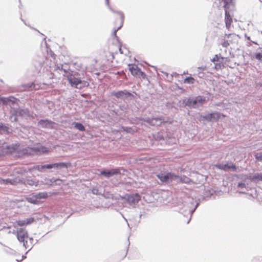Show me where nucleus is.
I'll return each mask as SVG.
<instances>
[{
    "label": "nucleus",
    "instance_id": "obj_53",
    "mask_svg": "<svg viewBox=\"0 0 262 262\" xmlns=\"http://www.w3.org/2000/svg\"><path fill=\"white\" fill-rule=\"evenodd\" d=\"M18 117L13 116V118H11V117H10V119L11 121V122H16L18 121Z\"/></svg>",
    "mask_w": 262,
    "mask_h": 262
},
{
    "label": "nucleus",
    "instance_id": "obj_26",
    "mask_svg": "<svg viewBox=\"0 0 262 262\" xmlns=\"http://www.w3.org/2000/svg\"><path fill=\"white\" fill-rule=\"evenodd\" d=\"M18 117L27 116L29 118H33L32 112H31L28 108H21L18 107Z\"/></svg>",
    "mask_w": 262,
    "mask_h": 262
},
{
    "label": "nucleus",
    "instance_id": "obj_24",
    "mask_svg": "<svg viewBox=\"0 0 262 262\" xmlns=\"http://www.w3.org/2000/svg\"><path fill=\"white\" fill-rule=\"evenodd\" d=\"M128 67L131 74L135 77H138L141 69L138 67L136 64L133 63L129 64Z\"/></svg>",
    "mask_w": 262,
    "mask_h": 262
},
{
    "label": "nucleus",
    "instance_id": "obj_17",
    "mask_svg": "<svg viewBox=\"0 0 262 262\" xmlns=\"http://www.w3.org/2000/svg\"><path fill=\"white\" fill-rule=\"evenodd\" d=\"M19 184L24 185L25 186L37 187L39 185V181L36 180L30 179V177L26 178L20 177Z\"/></svg>",
    "mask_w": 262,
    "mask_h": 262
},
{
    "label": "nucleus",
    "instance_id": "obj_59",
    "mask_svg": "<svg viewBox=\"0 0 262 262\" xmlns=\"http://www.w3.org/2000/svg\"><path fill=\"white\" fill-rule=\"evenodd\" d=\"M110 54H111L113 59H114L115 58V54H114V53L113 52H110Z\"/></svg>",
    "mask_w": 262,
    "mask_h": 262
},
{
    "label": "nucleus",
    "instance_id": "obj_34",
    "mask_svg": "<svg viewBox=\"0 0 262 262\" xmlns=\"http://www.w3.org/2000/svg\"><path fill=\"white\" fill-rule=\"evenodd\" d=\"M33 194L38 201L42 199H46L48 197V194L46 192H39L38 193H33Z\"/></svg>",
    "mask_w": 262,
    "mask_h": 262
},
{
    "label": "nucleus",
    "instance_id": "obj_62",
    "mask_svg": "<svg viewBox=\"0 0 262 262\" xmlns=\"http://www.w3.org/2000/svg\"><path fill=\"white\" fill-rule=\"evenodd\" d=\"M239 193H241V194H246V192H245V191H239Z\"/></svg>",
    "mask_w": 262,
    "mask_h": 262
},
{
    "label": "nucleus",
    "instance_id": "obj_10",
    "mask_svg": "<svg viewBox=\"0 0 262 262\" xmlns=\"http://www.w3.org/2000/svg\"><path fill=\"white\" fill-rule=\"evenodd\" d=\"M71 165L70 162H58L52 163L49 164L42 165V173L47 172L49 170L52 169H61L62 168L67 169Z\"/></svg>",
    "mask_w": 262,
    "mask_h": 262
},
{
    "label": "nucleus",
    "instance_id": "obj_42",
    "mask_svg": "<svg viewBox=\"0 0 262 262\" xmlns=\"http://www.w3.org/2000/svg\"><path fill=\"white\" fill-rule=\"evenodd\" d=\"M18 108H13L11 111V118H13V116L18 117Z\"/></svg>",
    "mask_w": 262,
    "mask_h": 262
},
{
    "label": "nucleus",
    "instance_id": "obj_48",
    "mask_svg": "<svg viewBox=\"0 0 262 262\" xmlns=\"http://www.w3.org/2000/svg\"><path fill=\"white\" fill-rule=\"evenodd\" d=\"M124 170L120 167H116V176L118 174H123Z\"/></svg>",
    "mask_w": 262,
    "mask_h": 262
},
{
    "label": "nucleus",
    "instance_id": "obj_8",
    "mask_svg": "<svg viewBox=\"0 0 262 262\" xmlns=\"http://www.w3.org/2000/svg\"><path fill=\"white\" fill-rule=\"evenodd\" d=\"M141 195L137 193L133 194L126 193L124 195L116 193V202H119V200L123 203H126L129 205H136L141 200Z\"/></svg>",
    "mask_w": 262,
    "mask_h": 262
},
{
    "label": "nucleus",
    "instance_id": "obj_29",
    "mask_svg": "<svg viewBox=\"0 0 262 262\" xmlns=\"http://www.w3.org/2000/svg\"><path fill=\"white\" fill-rule=\"evenodd\" d=\"M176 177L175 178L174 182L176 183H186L188 184L190 182V179L185 176H179L178 175H176Z\"/></svg>",
    "mask_w": 262,
    "mask_h": 262
},
{
    "label": "nucleus",
    "instance_id": "obj_60",
    "mask_svg": "<svg viewBox=\"0 0 262 262\" xmlns=\"http://www.w3.org/2000/svg\"><path fill=\"white\" fill-rule=\"evenodd\" d=\"M142 216H145V214H143V213H142L141 212V213H140V215H139V217H140V219H141V217H142Z\"/></svg>",
    "mask_w": 262,
    "mask_h": 262
},
{
    "label": "nucleus",
    "instance_id": "obj_5",
    "mask_svg": "<svg viewBox=\"0 0 262 262\" xmlns=\"http://www.w3.org/2000/svg\"><path fill=\"white\" fill-rule=\"evenodd\" d=\"M223 116V113L217 111L206 112L204 113L199 114L196 116V119L200 122L206 124L207 122H217Z\"/></svg>",
    "mask_w": 262,
    "mask_h": 262
},
{
    "label": "nucleus",
    "instance_id": "obj_51",
    "mask_svg": "<svg viewBox=\"0 0 262 262\" xmlns=\"http://www.w3.org/2000/svg\"><path fill=\"white\" fill-rule=\"evenodd\" d=\"M105 4L108 7V8L113 12H115L114 9L111 7L110 5L109 0H105Z\"/></svg>",
    "mask_w": 262,
    "mask_h": 262
},
{
    "label": "nucleus",
    "instance_id": "obj_61",
    "mask_svg": "<svg viewBox=\"0 0 262 262\" xmlns=\"http://www.w3.org/2000/svg\"><path fill=\"white\" fill-rule=\"evenodd\" d=\"M20 19L21 20V21H23L24 23V24H25L26 25H27V26L28 25L26 24V23L25 21V20H24L21 18V17H20Z\"/></svg>",
    "mask_w": 262,
    "mask_h": 262
},
{
    "label": "nucleus",
    "instance_id": "obj_13",
    "mask_svg": "<svg viewBox=\"0 0 262 262\" xmlns=\"http://www.w3.org/2000/svg\"><path fill=\"white\" fill-rule=\"evenodd\" d=\"M171 204V207L174 211L178 212L181 214L184 213V199L176 198L173 199Z\"/></svg>",
    "mask_w": 262,
    "mask_h": 262
},
{
    "label": "nucleus",
    "instance_id": "obj_44",
    "mask_svg": "<svg viewBox=\"0 0 262 262\" xmlns=\"http://www.w3.org/2000/svg\"><path fill=\"white\" fill-rule=\"evenodd\" d=\"M231 42L228 41V39H227L226 38H225L223 39V41L222 42V45L223 47L227 48Z\"/></svg>",
    "mask_w": 262,
    "mask_h": 262
},
{
    "label": "nucleus",
    "instance_id": "obj_20",
    "mask_svg": "<svg viewBox=\"0 0 262 262\" xmlns=\"http://www.w3.org/2000/svg\"><path fill=\"white\" fill-rule=\"evenodd\" d=\"M20 177H17L14 179H2L0 178V184L1 185H11L13 186L16 185L17 184H19Z\"/></svg>",
    "mask_w": 262,
    "mask_h": 262
},
{
    "label": "nucleus",
    "instance_id": "obj_41",
    "mask_svg": "<svg viewBox=\"0 0 262 262\" xmlns=\"http://www.w3.org/2000/svg\"><path fill=\"white\" fill-rule=\"evenodd\" d=\"M57 69L59 70H63L64 72L66 74H69L70 73H72V72L70 69H66L63 68V66L62 64L60 65L57 67Z\"/></svg>",
    "mask_w": 262,
    "mask_h": 262
},
{
    "label": "nucleus",
    "instance_id": "obj_31",
    "mask_svg": "<svg viewBox=\"0 0 262 262\" xmlns=\"http://www.w3.org/2000/svg\"><path fill=\"white\" fill-rule=\"evenodd\" d=\"M11 97L13 98V97H5L0 96V104H2L5 105H7L9 102H11L13 104H14L15 103V101L12 100Z\"/></svg>",
    "mask_w": 262,
    "mask_h": 262
},
{
    "label": "nucleus",
    "instance_id": "obj_18",
    "mask_svg": "<svg viewBox=\"0 0 262 262\" xmlns=\"http://www.w3.org/2000/svg\"><path fill=\"white\" fill-rule=\"evenodd\" d=\"M211 61L214 63V68L216 70H221L225 67L223 63V56L220 54L215 55Z\"/></svg>",
    "mask_w": 262,
    "mask_h": 262
},
{
    "label": "nucleus",
    "instance_id": "obj_6",
    "mask_svg": "<svg viewBox=\"0 0 262 262\" xmlns=\"http://www.w3.org/2000/svg\"><path fill=\"white\" fill-rule=\"evenodd\" d=\"M224 3L225 10V22L226 26L229 28L232 23L233 11L235 10V5L233 0H221Z\"/></svg>",
    "mask_w": 262,
    "mask_h": 262
},
{
    "label": "nucleus",
    "instance_id": "obj_40",
    "mask_svg": "<svg viewBox=\"0 0 262 262\" xmlns=\"http://www.w3.org/2000/svg\"><path fill=\"white\" fill-rule=\"evenodd\" d=\"M167 136V134H159L158 133L156 137V138L158 140H165V138H166V137Z\"/></svg>",
    "mask_w": 262,
    "mask_h": 262
},
{
    "label": "nucleus",
    "instance_id": "obj_27",
    "mask_svg": "<svg viewBox=\"0 0 262 262\" xmlns=\"http://www.w3.org/2000/svg\"><path fill=\"white\" fill-rule=\"evenodd\" d=\"M225 38L228 39V41H229L231 43H236L240 37L235 33H229L225 34Z\"/></svg>",
    "mask_w": 262,
    "mask_h": 262
},
{
    "label": "nucleus",
    "instance_id": "obj_38",
    "mask_svg": "<svg viewBox=\"0 0 262 262\" xmlns=\"http://www.w3.org/2000/svg\"><path fill=\"white\" fill-rule=\"evenodd\" d=\"M26 87L29 90H32L33 89H37L36 85L34 82H31L27 83L25 85Z\"/></svg>",
    "mask_w": 262,
    "mask_h": 262
},
{
    "label": "nucleus",
    "instance_id": "obj_54",
    "mask_svg": "<svg viewBox=\"0 0 262 262\" xmlns=\"http://www.w3.org/2000/svg\"><path fill=\"white\" fill-rule=\"evenodd\" d=\"M198 75L199 78H202L204 76V73L203 72L199 71Z\"/></svg>",
    "mask_w": 262,
    "mask_h": 262
},
{
    "label": "nucleus",
    "instance_id": "obj_11",
    "mask_svg": "<svg viewBox=\"0 0 262 262\" xmlns=\"http://www.w3.org/2000/svg\"><path fill=\"white\" fill-rule=\"evenodd\" d=\"M141 120L149 124L151 126H159L162 124H165L166 122L164 120V118L163 116H159L156 117H146L145 118H142Z\"/></svg>",
    "mask_w": 262,
    "mask_h": 262
},
{
    "label": "nucleus",
    "instance_id": "obj_22",
    "mask_svg": "<svg viewBox=\"0 0 262 262\" xmlns=\"http://www.w3.org/2000/svg\"><path fill=\"white\" fill-rule=\"evenodd\" d=\"M13 129L11 128V126L9 124H4L2 122H0V134L10 135L12 133Z\"/></svg>",
    "mask_w": 262,
    "mask_h": 262
},
{
    "label": "nucleus",
    "instance_id": "obj_47",
    "mask_svg": "<svg viewBox=\"0 0 262 262\" xmlns=\"http://www.w3.org/2000/svg\"><path fill=\"white\" fill-rule=\"evenodd\" d=\"M255 88L258 90L262 91V80L255 82Z\"/></svg>",
    "mask_w": 262,
    "mask_h": 262
},
{
    "label": "nucleus",
    "instance_id": "obj_63",
    "mask_svg": "<svg viewBox=\"0 0 262 262\" xmlns=\"http://www.w3.org/2000/svg\"><path fill=\"white\" fill-rule=\"evenodd\" d=\"M117 215H118V216H122V214L121 213V212H117Z\"/></svg>",
    "mask_w": 262,
    "mask_h": 262
},
{
    "label": "nucleus",
    "instance_id": "obj_55",
    "mask_svg": "<svg viewBox=\"0 0 262 262\" xmlns=\"http://www.w3.org/2000/svg\"><path fill=\"white\" fill-rule=\"evenodd\" d=\"M50 56L53 58H55V57L56 56L55 54L54 53V52L51 50L50 51Z\"/></svg>",
    "mask_w": 262,
    "mask_h": 262
},
{
    "label": "nucleus",
    "instance_id": "obj_23",
    "mask_svg": "<svg viewBox=\"0 0 262 262\" xmlns=\"http://www.w3.org/2000/svg\"><path fill=\"white\" fill-rule=\"evenodd\" d=\"M116 41L119 44V51L121 54L127 55L129 53V50L126 47L125 45H123L119 37L116 34Z\"/></svg>",
    "mask_w": 262,
    "mask_h": 262
},
{
    "label": "nucleus",
    "instance_id": "obj_19",
    "mask_svg": "<svg viewBox=\"0 0 262 262\" xmlns=\"http://www.w3.org/2000/svg\"><path fill=\"white\" fill-rule=\"evenodd\" d=\"M19 143H13L11 145H7L5 148L3 149V154H11L14 152H16L19 147Z\"/></svg>",
    "mask_w": 262,
    "mask_h": 262
},
{
    "label": "nucleus",
    "instance_id": "obj_32",
    "mask_svg": "<svg viewBox=\"0 0 262 262\" xmlns=\"http://www.w3.org/2000/svg\"><path fill=\"white\" fill-rule=\"evenodd\" d=\"M26 201L32 204L37 205L39 203L40 201H38L33 194L31 196H27L26 198Z\"/></svg>",
    "mask_w": 262,
    "mask_h": 262
},
{
    "label": "nucleus",
    "instance_id": "obj_33",
    "mask_svg": "<svg viewBox=\"0 0 262 262\" xmlns=\"http://www.w3.org/2000/svg\"><path fill=\"white\" fill-rule=\"evenodd\" d=\"M72 125L76 129L80 132H84L85 130V126L80 122H73Z\"/></svg>",
    "mask_w": 262,
    "mask_h": 262
},
{
    "label": "nucleus",
    "instance_id": "obj_4",
    "mask_svg": "<svg viewBox=\"0 0 262 262\" xmlns=\"http://www.w3.org/2000/svg\"><path fill=\"white\" fill-rule=\"evenodd\" d=\"M200 203V200H196L191 197H186L184 198V205L183 211L184 215L186 214L190 215V218L187 222L188 224L191 219L192 214L196 210Z\"/></svg>",
    "mask_w": 262,
    "mask_h": 262
},
{
    "label": "nucleus",
    "instance_id": "obj_30",
    "mask_svg": "<svg viewBox=\"0 0 262 262\" xmlns=\"http://www.w3.org/2000/svg\"><path fill=\"white\" fill-rule=\"evenodd\" d=\"M248 179L251 182H257L262 181V172H256L252 176H250Z\"/></svg>",
    "mask_w": 262,
    "mask_h": 262
},
{
    "label": "nucleus",
    "instance_id": "obj_15",
    "mask_svg": "<svg viewBox=\"0 0 262 262\" xmlns=\"http://www.w3.org/2000/svg\"><path fill=\"white\" fill-rule=\"evenodd\" d=\"M134 97L132 93L128 90H120L116 91V98L123 100L132 99Z\"/></svg>",
    "mask_w": 262,
    "mask_h": 262
},
{
    "label": "nucleus",
    "instance_id": "obj_28",
    "mask_svg": "<svg viewBox=\"0 0 262 262\" xmlns=\"http://www.w3.org/2000/svg\"><path fill=\"white\" fill-rule=\"evenodd\" d=\"M99 174L103 176L105 178H109L115 175V168H112L111 169H102L100 171Z\"/></svg>",
    "mask_w": 262,
    "mask_h": 262
},
{
    "label": "nucleus",
    "instance_id": "obj_25",
    "mask_svg": "<svg viewBox=\"0 0 262 262\" xmlns=\"http://www.w3.org/2000/svg\"><path fill=\"white\" fill-rule=\"evenodd\" d=\"M127 246L125 247L124 249L121 251H119L117 254L118 259L119 261L123 259L127 255L129 246L130 245V242L129 241V237H127Z\"/></svg>",
    "mask_w": 262,
    "mask_h": 262
},
{
    "label": "nucleus",
    "instance_id": "obj_2",
    "mask_svg": "<svg viewBox=\"0 0 262 262\" xmlns=\"http://www.w3.org/2000/svg\"><path fill=\"white\" fill-rule=\"evenodd\" d=\"M49 149L48 147L43 145H38L33 147H27L23 149H19L16 151L17 156L19 157L29 156L34 154H48Z\"/></svg>",
    "mask_w": 262,
    "mask_h": 262
},
{
    "label": "nucleus",
    "instance_id": "obj_9",
    "mask_svg": "<svg viewBox=\"0 0 262 262\" xmlns=\"http://www.w3.org/2000/svg\"><path fill=\"white\" fill-rule=\"evenodd\" d=\"M213 167L225 172H237L239 170L238 166L230 160L217 162L214 164Z\"/></svg>",
    "mask_w": 262,
    "mask_h": 262
},
{
    "label": "nucleus",
    "instance_id": "obj_21",
    "mask_svg": "<svg viewBox=\"0 0 262 262\" xmlns=\"http://www.w3.org/2000/svg\"><path fill=\"white\" fill-rule=\"evenodd\" d=\"M122 132L133 134L135 132V129L133 127L121 126L119 129H116V138H118L119 139L120 138V136L118 134H120V133Z\"/></svg>",
    "mask_w": 262,
    "mask_h": 262
},
{
    "label": "nucleus",
    "instance_id": "obj_50",
    "mask_svg": "<svg viewBox=\"0 0 262 262\" xmlns=\"http://www.w3.org/2000/svg\"><path fill=\"white\" fill-rule=\"evenodd\" d=\"M16 223L17 224V225L20 226V227H23L24 226H26V224H25V219L24 220H18V221H17L16 222Z\"/></svg>",
    "mask_w": 262,
    "mask_h": 262
},
{
    "label": "nucleus",
    "instance_id": "obj_45",
    "mask_svg": "<svg viewBox=\"0 0 262 262\" xmlns=\"http://www.w3.org/2000/svg\"><path fill=\"white\" fill-rule=\"evenodd\" d=\"M112 39L109 40V43H111L112 46H114L115 43V27L112 29Z\"/></svg>",
    "mask_w": 262,
    "mask_h": 262
},
{
    "label": "nucleus",
    "instance_id": "obj_39",
    "mask_svg": "<svg viewBox=\"0 0 262 262\" xmlns=\"http://www.w3.org/2000/svg\"><path fill=\"white\" fill-rule=\"evenodd\" d=\"M25 224L27 225H29L35 222V219L34 217L25 219Z\"/></svg>",
    "mask_w": 262,
    "mask_h": 262
},
{
    "label": "nucleus",
    "instance_id": "obj_56",
    "mask_svg": "<svg viewBox=\"0 0 262 262\" xmlns=\"http://www.w3.org/2000/svg\"><path fill=\"white\" fill-rule=\"evenodd\" d=\"M198 71L199 72L200 70H204V69H206V67H199L198 68Z\"/></svg>",
    "mask_w": 262,
    "mask_h": 262
},
{
    "label": "nucleus",
    "instance_id": "obj_36",
    "mask_svg": "<svg viewBox=\"0 0 262 262\" xmlns=\"http://www.w3.org/2000/svg\"><path fill=\"white\" fill-rule=\"evenodd\" d=\"M254 156L256 162L262 163V151L254 153Z\"/></svg>",
    "mask_w": 262,
    "mask_h": 262
},
{
    "label": "nucleus",
    "instance_id": "obj_1",
    "mask_svg": "<svg viewBox=\"0 0 262 262\" xmlns=\"http://www.w3.org/2000/svg\"><path fill=\"white\" fill-rule=\"evenodd\" d=\"M206 101V98L202 95L185 97L182 100V104L179 106L188 107L189 109L197 108L202 106Z\"/></svg>",
    "mask_w": 262,
    "mask_h": 262
},
{
    "label": "nucleus",
    "instance_id": "obj_16",
    "mask_svg": "<svg viewBox=\"0 0 262 262\" xmlns=\"http://www.w3.org/2000/svg\"><path fill=\"white\" fill-rule=\"evenodd\" d=\"M124 19V13L121 11L116 10V26L118 25L117 28H116V33L123 27Z\"/></svg>",
    "mask_w": 262,
    "mask_h": 262
},
{
    "label": "nucleus",
    "instance_id": "obj_14",
    "mask_svg": "<svg viewBox=\"0 0 262 262\" xmlns=\"http://www.w3.org/2000/svg\"><path fill=\"white\" fill-rule=\"evenodd\" d=\"M56 123L48 119H40L37 123V126L42 128L54 129Z\"/></svg>",
    "mask_w": 262,
    "mask_h": 262
},
{
    "label": "nucleus",
    "instance_id": "obj_52",
    "mask_svg": "<svg viewBox=\"0 0 262 262\" xmlns=\"http://www.w3.org/2000/svg\"><path fill=\"white\" fill-rule=\"evenodd\" d=\"M230 60L229 58L223 57V65L226 64V63Z\"/></svg>",
    "mask_w": 262,
    "mask_h": 262
},
{
    "label": "nucleus",
    "instance_id": "obj_49",
    "mask_svg": "<svg viewBox=\"0 0 262 262\" xmlns=\"http://www.w3.org/2000/svg\"><path fill=\"white\" fill-rule=\"evenodd\" d=\"M246 185L245 182L244 181H242L238 183L237 185V187L238 188H241V189L246 188Z\"/></svg>",
    "mask_w": 262,
    "mask_h": 262
},
{
    "label": "nucleus",
    "instance_id": "obj_7",
    "mask_svg": "<svg viewBox=\"0 0 262 262\" xmlns=\"http://www.w3.org/2000/svg\"><path fill=\"white\" fill-rule=\"evenodd\" d=\"M78 74L77 72H75L74 74L72 72L67 75V79L71 86L79 89L89 86V83L88 81L77 77Z\"/></svg>",
    "mask_w": 262,
    "mask_h": 262
},
{
    "label": "nucleus",
    "instance_id": "obj_58",
    "mask_svg": "<svg viewBox=\"0 0 262 262\" xmlns=\"http://www.w3.org/2000/svg\"><path fill=\"white\" fill-rule=\"evenodd\" d=\"M245 38H246L247 39H248V40H250V41H251V40H250V36H248L247 34H245Z\"/></svg>",
    "mask_w": 262,
    "mask_h": 262
},
{
    "label": "nucleus",
    "instance_id": "obj_12",
    "mask_svg": "<svg viewBox=\"0 0 262 262\" xmlns=\"http://www.w3.org/2000/svg\"><path fill=\"white\" fill-rule=\"evenodd\" d=\"M158 178L163 183L174 182L176 174L171 172H160L157 174Z\"/></svg>",
    "mask_w": 262,
    "mask_h": 262
},
{
    "label": "nucleus",
    "instance_id": "obj_64",
    "mask_svg": "<svg viewBox=\"0 0 262 262\" xmlns=\"http://www.w3.org/2000/svg\"><path fill=\"white\" fill-rule=\"evenodd\" d=\"M111 94L112 96H115V91H112Z\"/></svg>",
    "mask_w": 262,
    "mask_h": 262
},
{
    "label": "nucleus",
    "instance_id": "obj_35",
    "mask_svg": "<svg viewBox=\"0 0 262 262\" xmlns=\"http://www.w3.org/2000/svg\"><path fill=\"white\" fill-rule=\"evenodd\" d=\"M194 81V78L191 76L186 77L184 79V83L187 84H193Z\"/></svg>",
    "mask_w": 262,
    "mask_h": 262
},
{
    "label": "nucleus",
    "instance_id": "obj_46",
    "mask_svg": "<svg viewBox=\"0 0 262 262\" xmlns=\"http://www.w3.org/2000/svg\"><path fill=\"white\" fill-rule=\"evenodd\" d=\"M137 77L142 78L143 79H147V77L146 73L142 70H141V71L139 72Z\"/></svg>",
    "mask_w": 262,
    "mask_h": 262
},
{
    "label": "nucleus",
    "instance_id": "obj_37",
    "mask_svg": "<svg viewBox=\"0 0 262 262\" xmlns=\"http://www.w3.org/2000/svg\"><path fill=\"white\" fill-rule=\"evenodd\" d=\"M34 170H37L40 172H42V165H35L29 168L30 171H32Z\"/></svg>",
    "mask_w": 262,
    "mask_h": 262
},
{
    "label": "nucleus",
    "instance_id": "obj_57",
    "mask_svg": "<svg viewBox=\"0 0 262 262\" xmlns=\"http://www.w3.org/2000/svg\"><path fill=\"white\" fill-rule=\"evenodd\" d=\"M92 191L94 194H97L98 190L97 189H93Z\"/></svg>",
    "mask_w": 262,
    "mask_h": 262
},
{
    "label": "nucleus",
    "instance_id": "obj_3",
    "mask_svg": "<svg viewBox=\"0 0 262 262\" xmlns=\"http://www.w3.org/2000/svg\"><path fill=\"white\" fill-rule=\"evenodd\" d=\"M16 237L19 242L23 243L25 248L28 249L27 253L34 246V239L33 237H28V233L25 228H17L16 229Z\"/></svg>",
    "mask_w": 262,
    "mask_h": 262
},
{
    "label": "nucleus",
    "instance_id": "obj_43",
    "mask_svg": "<svg viewBox=\"0 0 262 262\" xmlns=\"http://www.w3.org/2000/svg\"><path fill=\"white\" fill-rule=\"evenodd\" d=\"M254 58L258 61L262 62V52H256L254 54Z\"/></svg>",
    "mask_w": 262,
    "mask_h": 262
}]
</instances>
